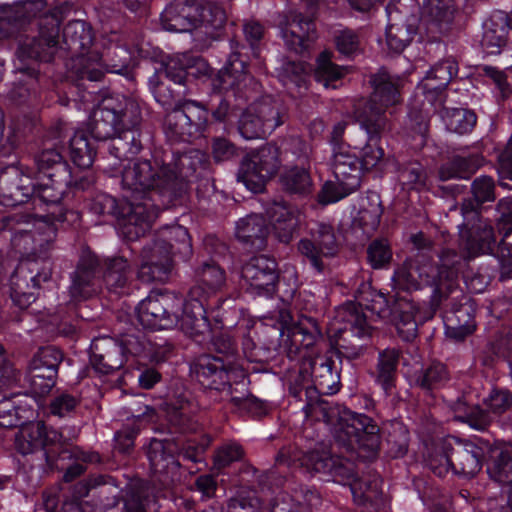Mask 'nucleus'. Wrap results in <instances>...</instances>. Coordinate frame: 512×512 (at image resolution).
<instances>
[{
    "mask_svg": "<svg viewBox=\"0 0 512 512\" xmlns=\"http://www.w3.org/2000/svg\"><path fill=\"white\" fill-rule=\"evenodd\" d=\"M140 119L141 107L135 99L111 94L102 97L91 113L88 129L76 130L67 147L60 140V128L46 129L36 115L15 122L13 132L19 144L38 151L44 171L56 174V166L63 164L68 175L62 194L64 198H76L92 194L96 183L92 165L98 153H108L119 161L151 154V133L134 127Z\"/></svg>",
    "mask_w": 512,
    "mask_h": 512,
    "instance_id": "obj_1",
    "label": "nucleus"
},
{
    "mask_svg": "<svg viewBox=\"0 0 512 512\" xmlns=\"http://www.w3.org/2000/svg\"><path fill=\"white\" fill-rule=\"evenodd\" d=\"M203 155L192 151L175 158L171 151H156L141 155L125 166L121 174L123 199L99 192L89 200L88 208L96 215L115 217L119 234L125 241L122 255H132L138 248L135 242L150 231L161 211L182 203L187 183L192 178L187 170L201 163Z\"/></svg>",
    "mask_w": 512,
    "mask_h": 512,
    "instance_id": "obj_2",
    "label": "nucleus"
},
{
    "mask_svg": "<svg viewBox=\"0 0 512 512\" xmlns=\"http://www.w3.org/2000/svg\"><path fill=\"white\" fill-rule=\"evenodd\" d=\"M132 255H120L102 260L89 247L81 250L71 273L69 293L75 303L91 299L105 287L117 295H128L133 276L143 283L165 281L173 269L174 257L183 261L192 255L188 229L178 224L165 225L145 244L140 240Z\"/></svg>",
    "mask_w": 512,
    "mask_h": 512,
    "instance_id": "obj_3",
    "label": "nucleus"
},
{
    "mask_svg": "<svg viewBox=\"0 0 512 512\" xmlns=\"http://www.w3.org/2000/svg\"><path fill=\"white\" fill-rule=\"evenodd\" d=\"M205 64L183 66L180 60L170 61L165 68L166 76L171 79L174 84L183 88L182 93L192 90V86H201L206 92L207 99L202 101L187 100L181 107L174 109L168 113L164 121V133L167 139V146L157 147L154 143V135L150 128L142 125V118L134 125L137 129L148 130L152 135L151 154L156 151H171L175 158L187 155L192 151L200 152L203 155L201 163L192 169H186L188 178L191 182L187 183L184 197L191 191L195 190L198 197H206L214 193L216 187L214 184L212 164L209 155L199 149L188 148L184 151L174 149L173 144L191 143L195 139L205 133L216 131V123H223L228 119L235 118V107L238 105L231 104V97L234 96L231 90L224 87L214 86L206 79L211 78L203 71Z\"/></svg>",
    "mask_w": 512,
    "mask_h": 512,
    "instance_id": "obj_4",
    "label": "nucleus"
},
{
    "mask_svg": "<svg viewBox=\"0 0 512 512\" xmlns=\"http://www.w3.org/2000/svg\"><path fill=\"white\" fill-rule=\"evenodd\" d=\"M61 19L56 15H47L38 22V34L25 36L16 50L18 63L16 72L21 74L12 89L10 98L18 105L26 104L35 96L41 77H51L49 71L42 70L51 66L53 73L66 70L71 73L77 89L86 90L85 80H98L102 75L97 63L91 61L95 41V32L90 23L84 20H71L62 29Z\"/></svg>",
    "mask_w": 512,
    "mask_h": 512,
    "instance_id": "obj_5",
    "label": "nucleus"
},
{
    "mask_svg": "<svg viewBox=\"0 0 512 512\" xmlns=\"http://www.w3.org/2000/svg\"><path fill=\"white\" fill-rule=\"evenodd\" d=\"M458 275L455 264L399 267L391 278L395 293L377 292L370 309L380 318L388 319L403 341L412 342L417 337L418 325L431 320L453 292Z\"/></svg>",
    "mask_w": 512,
    "mask_h": 512,
    "instance_id": "obj_6",
    "label": "nucleus"
},
{
    "mask_svg": "<svg viewBox=\"0 0 512 512\" xmlns=\"http://www.w3.org/2000/svg\"><path fill=\"white\" fill-rule=\"evenodd\" d=\"M297 469L311 475L319 474L324 481L332 480L349 486L354 501L359 505L376 509L382 501L381 489L376 484L362 480L352 460L326 450L292 455L291 448H281L275 457L274 467L262 476L260 484L273 494L291 493V501L301 511L318 509L322 503L319 492L314 487L296 484L294 472Z\"/></svg>",
    "mask_w": 512,
    "mask_h": 512,
    "instance_id": "obj_7",
    "label": "nucleus"
},
{
    "mask_svg": "<svg viewBox=\"0 0 512 512\" xmlns=\"http://www.w3.org/2000/svg\"><path fill=\"white\" fill-rule=\"evenodd\" d=\"M244 40H230L231 53L224 66L215 71L214 77L207 78L214 86L231 90L241 102L252 96L258 81L252 72L266 70L263 52L266 49L265 27L258 21H246L242 27Z\"/></svg>",
    "mask_w": 512,
    "mask_h": 512,
    "instance_id": "obj_8",
    "label": "nucleus"
},
{
    "mask_svg": "<svg viewBox=\"0 0 512 512\" xmlns=\"http://www.w3.org/2000/svg\"><path fill=\"white\" fill-rule=\"evenodd\" d=\"M213 345L215 354H202L190 363L191 379L204 390L227 395L240 391L239 387L245 390L250 381L235 340L221 335Z\"/></svg>",
    "mask_w": 512,
    "mask_h": 512,
    "instance_id": "obj_9",
    "label": "nucleus"
},
{
    "mask_svg": "<svg viewBox=\"0 0 512 512\" xmlns=\"http://www.w3.org/2000/svg\"><path fill=\"white\" fill-rule=\"evenodd\" d=\"M496 199L495 181L488 175L476 177L470 187V195L461 203L463 223L459 226V251L465 260H472L489 252L495 243V231L482 217L483 206Z\"/></svg>",
    "mask_w": 512,
    "mask_h": 512,
    "instance_id": "obj_10",
    "label": "nucleus"
},
{
    "mask_svg": "<svg viewBox=\"0 0 512 512\" xmlns=\"http://www.w3.org/2000/svg\"><path fill=\"white\" fill-rule=\"evenodd\" d=\"M23 434L25 441L18 442V452L27 455L41 451L50 468L65 470L66 482L85 472L89 456L75 447H67L59 430L40 420L27 426Z\"/></svg>",
    "mask_w": 512,
    "mask_h": 512,
    "instance_id": "obj_11",
    "label": "nucleus"
},
{
    "mask_svg": "<svg viewBox=\"0 0 512 512\" xmlns=\"http://www.w3.org/2000/svg\"><path fill=\"white\" fill-rule=\"evenodd\" d=\"M160 24L165 31L175 33L202 29L213 40L227 34L224 7L209 0H172L161 12Z\"/></svg>",
    "mask_w": 512,
    "mask_h": 512,
    "instance_id": "obj_12",
    "label": "nucleus"
},
{
    "mask_svg": "<svg viewBox=\"0 0 512 512\" xmlns=\"http://www.w3.org/2000/svg\"><path fill=\"white\" fill-rule=\"evenodd\" d=\"M213 442L207 433L187 435L181 444L171 440L152 438L146 447V456L154 475L162 481L173 480L179 468L192 463L196 470L207 467L206 453Z\"/></svg>",
    "mask_w": 512,
    "mask_h": 512,
    "instance_id": "obj_13",
    "label": "nucleus"
},
{
    "mask_svg": "<svg viewBox=\"0 0 512 512\" xmlns=\"http://www.w3.org/2000/svg\"><path fill=\"white\" fill-rule=\"evenodd\" d=\"M317 340L315 332L309 331L301 326L295 327L288 333L283 344L278 347H266L251 343L249 348L244 343L243 353L246 361L253 364L250 368L255 373L281 374L293 371L298 360H304L308 350L311 349Z\"/></svg>",
    "mask_w": 512,
    "mask_h": 512,
    "instance_id": "obj_14",
    "label": "nucleus"
},
{
    "mask_svg": "<svg viewBox=\"0 0 512 512\" xmlns=\"http://www.w3.org/2000/svg\"><path fill=\"white\" fill-rule=\"evenodd\" d=\"M75 224L50 220L45 215L14 213L0 220V235L9 234L11 249L21 258L36 256L52 244L58 227L66 229ZM7 238V235H3Z\"/></svg>",
    "mask_w": 512,
    "mask_h": 512,
    "instance_id": "obj_15",
    "label": "nucleus"
},
{
    "mask_svg": "<svg viewBox=\"0 0 512 512\" xmlns=\"http://www.w3.org/2000/svg\"><path fill=\"white\" fill-rule=\"evenodd\" d=\"M266 219L259 214H251L236 223L235 236L249 249H263L267 245L270 229L275 237L289 244L297 233L300 220L295 209L285 203L274 202L266 210Z\"/></svg>",
    "mask_w": 512,
    "mask_h": 512,
    "instance_id": "obj_16",
    "label": "nucleus"
},
{
    "mask_svg": "<svg viewBox=\"0 0 512 512\" xmlns=\"http://www.w3.org/2000/svg\"><path fill=\"white\" fill-rule=\"evenodd\" d=\"M330 432L339 448L363 461L375 460L382 443L381 429L370 416L343 408L335 422H331Z\"/></svg>",
    "mask_w": 512,
    "mask_h": 512,
    "instance_id": "obj_17",
    "label": "nucleus"
},
{
    "mask_svg": "<svg viewBox=\"0 0 512 512\" xmlns=\"http://www.w3.org/2000/svg\"><path fill=\"white\" fill-rule=\"evenodd\" d=\"M485 450L475 442L450 436L438 443L425 459L426 467L437 477L449 472L465 478L474 477L483 467Z\"/></svg>",
    "mask_w": 512,
    "mask_h": 512,
    "instance_id": "obj_18",
    "label": "nucleus"
},
{
    "mask_svg": "<svg viewBox=\"0 0 512 512\" xmlns=\"http://www.w3.org/2000/svg\"><path fill=\"white\" fill-rule=\"evenodd\" d=\"M144 350L145 342L139 334L125 332L117 337L102 336L92 340L89 361L96 372L109 375Z\"/></svg>",
    "mask_w": 512,
    "mask_h": 512,
    "instance_id": "obj_19",
    "label": "nucleus"
},
{
    "mask_svg": "<svg viewBox=\"0 0 512 512\" xmlns=\"http://www.w3.org/2000/svg\"><path fill=\"white\" fill-rule=\"evenodd\" d=\"M332 171L336 182L326 181L317 195V201L322 205L336 203L356 192L367 172L358 159L357 147L333 154Z\"/></svg>",
    "mask_w": 512,
    "mask_h": 512,
    "instance_id": "obj_20",
    "label": "nucleus"
},
{
    "mask_svg": "<svg viewBox=\"0 0 512 512\" xmlns=\"http://www.w3.org/2000/svg\"><path fill=\"white\" fill-rule=\"evenodd\" d=\"M280 166L278 146L267 143L242 157L237 181L251 193H261L265 190L267 183L278 174Z\"/></svg>",
    "mask_w": 512,
    "mask_h": 512,
    "instance_id": "obj_21",
    "label": "nucleus"
},
{
    "mask_svg": "<svg viewBox=\"0 0 512 512\" xmlns=\"http://www.w3.org/2000/svg\"><path fill=\"white\" fill-rule=\"evenodd\" d=\"M136 52L140 59L150 60L152 62H160V68L156 69L155 72L148 78V88L155 101L165 109L171 108L176 98L175 90L171 88L167 81L172 83L174 82L169 79L165 73L166 65L170 61L178 59L180 60L181 64H183V66L200 65V62H203L206 66L203 73L210 77H214L215 74V70L212 69L201 57H190L187 54H182L164 59L162 50L144 45L139 46ZM180 93V91L177 92V94Z\"/></svg>",
    "mask_w": 512,
    "mask_h": 512,
    "instance_id": "obj_22",
    "label": "nucleus"
},
{
    "mask_svg": "<svg viewBox=\"0 0 512 512\" xmlns=\"http://www.w3.org/2000/svg\"><path fill=\"white\" fill-rule=\"evenodd\" d=\"M181 301L174 291H153L135 307L134 313L143 329L166 330L177 326Z\"/></svg>",
    "mask_w": 512,
    "mask_h": 512,
    "instance_id": "obj_23",
    "label": "nucleus"
},
{
    "mask_svg": "<svg viewBox=\"0 0 512 512\" xmlns=\"http://www.w3.org/2000/svg\"><path fill=\"white\" fill-rule=\"evenodd\" d=\"M203 290L190 288L187 297L178 293L181 301L177 325L191 339L197 343L205 342L210 338L213 329L210 309L206 299L203 298Z\"/></svg>",
    "mask_w": 512,
    "mask_h": 512,
    "instance_id": "obj_24",
    "label": "nucleus"
},
{
    "mask_svg": "<svg viewBox=\"0 0 512 512\" xmlns=\"http://www.w3.org/2000/svg\"><path fill=\"white\" fill-rule=\"evenodd\" d=\"M281 277L275 257L261 254L251 257L241 268V279L246 292L255 297L273 298Z\"/></svg>",
    "mask_w": 512,
    "mask_h": 512,
    "instance_id": "obj_25",
    "label": "nucleus"
},
{
    "mask_svg": "<svg viewBox=\"0 0 512 512\" xmlns=\"http://www.w3.org/2000/svg\"><path fill=\"white\" fill-rule=\"evenodd\" d=\"M205 251L210 255L208 261H204L195 274L197 283L192 288L203 290V298L206 300L224 291L226 286V272L219 261L228 255V246L214 235H207L203 240Z\"/></svg>",
    "mask_w": 512,
    "mask_h": 512,
    "instance_id": "obj_26",
    "label": "nucleus"
},
{
    "mask_svg": "<svg viewBox=\"0 0 512 512\" xmlns=\"http://www.w3.org/2000/svg\"><path fill=\"white\" fill-rule=\"evenodd\" d=\"M91 61L97 63V68L101 71L102 75L98 80H85L88 89H77L81 101L89 100L86 97V93L96 95L102 90L104 84H100L104 82L105 73L121 75L129 82L134 80L132 54L123 46H110L103 54L96 50L92 55Z\"/></svg>",
    "mask_w": 512,
    "mask_h": 512,
    "instance_id": "obj_27",
    "label": "nucleus"
},
{
    "mask_svg": "<svg viewBox=\"0 0 512 512\" xmlns=\"http://www.w3.org/2000/svg\"><path fill=\"white\" fill-rule=\"evenodd\" d=\"M166 403L171 409L169 415L171 434L199 435L201 424L196 414L198 405L189 389L182 385L170 390L167 393Z\"/></svg>",
    "mask_w": 512,
    "mask_h": 512,
    "instance_id": "obj_28",
    "label": "nucleus"
},
{
    "mask_svg": "<svg viewBox=\"0 0 512 512\" xmlns=\"http://www.w3.org/2000/svg\"><path fill=\"white\" fill-rule=\"evenodd\" d=\"M106 485L118 486L116 479L109 474H91L84 483L75 487L72 499L64 501L60 512H102L101 501L86 498L94 497L96 489ZM44 506L43 512H57V504L53 500L46 499Z\"/></svg>",
    "mask_w": 512,
    "mask_h": 512,
    "instance_id": "obj_29",
    "label": "nucleus"
},
{
    "mask_svg": "<svg viewBox=\"0 0 512 512\" xmlns=\"http://www.w3.org/2000/svg\"><path fill=\"white\" fill-rule=\"evenodd\" d=\"M311 238H302L297 249L304 262L310 264L317 273L324 271L323 257L334 256L338 250L334 228L330 224L316 223L311 228Z\"/></svg>",
    "mask_w": 512,
    "mask_h": 512,
    "instance_id": "obj_30",
    "label": "nucleus"
},
{
    "mask_svg": "<svg viewBox=\"0 0 512 512\" xmlns=\"http://www.w3.org/2000/svg\"><path fill=\"white\" fill-rule=\"evenodd\" d=\"M297 144L299 150L297 163L283 166L279 174V184L286 194L296 198H307L314 189L311 164L306 143L299 140Z\"/></svg>",
    "mask_w": 512,
    "mask_h": 512,
    "instance_id": "obj_31",
    "label": "nucleus"
},
{
    "mask_svg": "<svg viewBox=\"0 0 512 512\" xmlns=\"http://www.w3.org/2000/svg\"><path fill=\"white\" fill-rule=\"evenodd\" d=\"M369 83L372 87L370 103L378 117L388 108L394 107L403 101L402 90L405 84L403 76L381 67L370 76Z\"/></svg>",
    "mask_w": 512,
    "mask_h": 512,
    "instance_id": "obj_32",
    "label": "nucleus"
},
{
    "mask_svg": "<svg viewBox=\"0 0 512 512\" xmlns=\"http://www.w3.org/2000/svg\"><path fill=\"white\" fill-rule=\"evenodd\" d=\"M457 74V60L453 56L446 57L430 67L417 90L431 106H440L445 102L449 83Z\"/></svg>",
    "mask_w": 512,
    "mask_h": 512,
    "instance_id": "obj_33",
    "label": "nucleus"
},
{
    "mask_svg": "<svg viewBox=\"0 0 512 512\" xmlns=\"http://www.w3.org/2000/svg\"><path fill=\"white\" fill-rule=\"evenodd\" d=\"M280 33L287 49L303 54L316 41L317 29L314 18L302 13H289L280 24Z\"/></svg>",
    "mask_w": 512,
    "mask_h": 512,
    "instance_id": "obj_34",
    "label": "nucleus"
},
{
    "mask_svg": "<svg viewBox=\"0 0 512 512\" xmlns=\"http://www.w3.org/2000/svg\"><path fill=\"white\" fill-rule=\"evenodd\" d=\"M401 352L395 348H386L378 353L375 366L369 376L384 399L395 400L398 396V368Z\"/></svg>",
    "mask_w": 512,
    "mask_h": 512,
    "instance_id": "obj_35",
    "label": "nucleus"
},
{
    "mask_svg": "<svg viewBox=\"0 0 512 512\" xmlns=\"http://www.w3.org/2000/svg\"><path fill=\"white\" fill-rule=\"evenodd\" d=\"M459 12L456 0H422L418 19L428 31L444 34L452 29Z\"/></svg>",
    "mask_w": 512,
    "mask_h": 512,
    "instance_id": "obj_36",
    "label": "nucleus"
},
{
    "mask_svg": "<svg viewBox=\"0 0 512 512\" xmlns=\"http://www.w3.org/2000/svg\"><path fill=\"white\" fill-rule=\"evenodd\" d=\"M313 389L319 395H333L341 388V366L330 353L306 363Z\"/></svg>",
    "mask_w": 512,
    "mask_h": 512,
    "instance_id": "obj_37",
    "label": "nucleus"
},
{
    "mask_svg": "<svg viewBox=\"0 0 512 512\" xmlns=\"http://www.w3.org/2000/svg\"><path fill=\"white\" fill-rule=\"evenodd\" d=\"M260 83L258 87L253 91L251 97L243 100H236L234 96L231 97V104H238L235 107L236 115L235 118L228 119L223 123H216V126L221 125L226 128L228 124H233L237 121L238 131L240 135L246 140L266 138L270 134L266 133V128L262 125L261 119L256 115L255 111L250 108H245L248 102L254 101L259 94Z\"/></svg>",
    "mask_w": 512,
    "mask_h": 512,
    "instance_id": "obj_38",
    "label": "nucleus"
},
{
    "mask_svg": "<svg viewBox=\"0 0 512 512\" xmlns=\"http://www.w3.org/2000/svg\"><path fill=\"white\" fill-rule=\"evenodd\" d=\"M360 126L365 131L366 143L361 149L357 148V154L364 169L369 172L376 168L385 156L381 144L382 126L378 117L364 118L360 121Z\"/></svg>",
    "mask_w": 512,
    "mask_h": 512,
    "instance_id": "obj_39",
    "label": "nucleus"
},
{
    "mask_svg": "<svg viewBox=\"0 0 512 512\" xmlns=\"http://www.w3.org/2000/svg\"><path fill=\"white\" fill-rule=\"evenodd\" d=\"M20 397L19 394H12L0 400V427L6 429L22 427L21 437L16 438L17 448L18 442L25 441L24 429L37 422L29 420L33 416L34 410L31 406L22 404Z\"/></svg>",
    "mask_w": 512,
    "mask_h": 512,
    "instance_id": "obj_40",
    "label": "nucleus"
},
{
    "mask_svg": "<svg viewBox=\"0 0 512 512\" xmlns=\"http://www.w3.org/2000/svg\"><path fill=\"white\" fill-rule=\"evenodd\" d=\"M391 22L386 28V43L388 49L393 53H401L414 37L419 33L420 23L416 15L405 16L404 21L396 22V16L393 17L392 7L389 4L386 8Z\"/></svg>",
    "mask_w": 512,
    "mask_h": 512,
    "instance_id": "obj_41",
    "label": "nucleus"
},
{
    "mask_svg": "<svg viewBox=\"0 0 512 512\" xmlns=\"http://www.w3.org/2000/svg\"><path fill=\"white\" fill-rule=\"evenodd\" d=\"M509 28L507 12L497 10L483 23L481 46L487 55H498L506 46Z\"/></svg>",
    "mask_w": 512,
    "mask_h": 512,
    "instance_id": "obj_42",
    "label": "nucleus"
},
{
    "mask_svg": "<svg viewBox=\"0 0 512 512\" xmlns=\"http://www.w3.org/2000/svg\"><path fill=\"white\" fill-rule=\"evenodd\" d=\"M475 307L470 301L455 306L443 317L445 334L448 338L462 341L476 329Z\"/></svg>",
    "mask_w": 512,
    "mask_h": 512,
    "instance_id": "obj_43",
    "label": "nucleus"
},
{
    "mask_svg": "<svg viewBox=\"0 0 512 512\" xmlns=\"http://www.w3.org/2000/svg\"><path fill=\"white\" fill-rule=\"evenodd\" d=\"M450 380L448 367L439 361H432L413 374L414 386L429 396H435L438 391L446 388Z\"/></svg>",
    "mask_w": 512,
    "mask_h": 512,
    "instance_id": "obj_44",
    "label": "nucleus"
},
{
    "mask_svg": "<svg viewBox=\"0 0 512 512\" xmlns=\"http://www.w3.org/2000/svg\"><path fill=\"white\" fill-rule=\"evenodd\" d=\"M395 172L402 191L419 193L428 189L429 176L421 161L417 159L397 161Z\"/></svg>",
    "mask_w": 512,
    "mask_h": 512,
    "instance_id": "obj_45",
    "label": "nucleus"
},
{
    "mask_svg": "<svg viewBox=\"0 0 512 512\" xmlns=\"http://www.w3.org/2000/svg\"><path fill=\"white\" fill-rule=\"evenodd\" d=\"M338 316L342 319V325L337 329L340 340L346 341L349 337L364 339L371 336V326L366 314L354 303L346 304Z\"/></svg>",
    "mask_w": 512,
    "mask_h": 512,
    "instance_id": "obj_46",
    "label": "nucleus"
},
{
    "mask_svg": "<svg viewBox=\"0 0 512 512\" xmlns=\"http://www.w3.org/2000/svg\"><path fill=\"white\" fill-rule=\"evenodd\" d=\"M486 466L489 477L506 487V494L512 487V444L491 448Z\"/></svg>",
    "mask_w": 512,
    "mask_h": 512,
    "instance_id": "obj_47",
    "label": "nucleus"
},
{
    "mask_svg": "<svg viewBox=\"0 0 512 512\" xmlns=\"http://www.w3.org/2000/svg\"><path fill=\"white\" fill-rule=\"evenodd\" d=\"M348 71V66H341L333 61L331 51L324 50L316 57L313 76L315 81L326 89H336L342 85Z\"/></svg>",
    "mask_w": 512,
    "mask_h": 512,
    "instance_id": "obj_48",
    "label": "nucleus"
},
{
    "mask_svg": "<svg viewBox=\"0 0 512 512\" xmlns=\"http://www.w3.org/2000/svg\"><path fill=\"white\" fill-rule=\"evenodd\" d=\"M484 162L485 158L478 153H471L466 156L456 155L450 161L441 165L439 178L441 181L469 179L483 166Z\"/></svg>",
    "mask_w": 512,
    "mask_h": 512,
    "instance_id": "obj_49",
    "label": "nucleus"
},
{
    "mask_svg": "<svg viewBox=\"0 0 512 512\" xmlns=\"http://www.w3.org/2000/svg\"><path fill=\"white\" fill-rule=\"evenodd\" d=\"M454 419L469 425L474 430L484 431L491 423V416L479 405L469 404L463 397L451 405Z\"/></svg>",
    "mask_w": 512,
    "mask_h": 512,
    "instance_id": "obj_50",
    "label": "nucleus"
},
{
    "mask_svg": "<svg viewBox=\"0 0 512 512\" xmlns=\"http://www.w3.org/2000/svg\"><path fill=\"white\" fill-rule=\"evenodd\" d=\"M31 19L32 16L24 5L0 7V40L11 38L19 31L25 30Z\"/></svg>",
    "mask_w": 512,
    "mask_h": 512,
    "instance_id": "obj_51",
    "label": "nucleus"
},
{
    "mask_svg": "<svg viewBox=\"0 0 512 512\" xmlns=\"http://www.w3.org/2000/svg\"><path fill=\"white\" fill-rule=\"evenodd\" d=\"M277 77L282 85L289 91L301 92L308 89L310 74L308 66L303 61L287 60L277 69Z\"/></svg>",
    "mask_w": 512,
    "mask_h": 512,
    "instance_id": "obj_52",
    "label": "nucleus"
},
{
    "mask_svg": "<svg viewBox=\"0 0 512 512\" xmlns=\"http://www.w3.org/2000/svg\"><path fill=\"white\" fill-rule=\"evenodd\" d=\"M386 454L392 459L403 458L409 447V431L400 421H391L386 426Z\"/></svg>",
    "mask_w": 512,
    "mask_h": 512,
    "instance_id": "obj_53",
    "label": "nucleus"
},
{
    "mask_svg": "<svg viewBox=\"0 0 512 512\" xmlns=\"http://www.w3.org/2000/svg\"><path fill=\"white\" fill-rule=\"evenodd\" d=\"M245 450L237 441L230 440L218 446L212 457V468L217 473H225L235 463L243 461Z\"/></svg>",
    "mask_w": 512,
    "mask_h": 512,
    "instance_id": "obj_54",
    "label": "nucleus"
},
{
    "mask_svg": "<svg viewBox=\"0 0 512 512\" xmlns=\"http://www.w3.org/2000/svg\"><path fill=\"white\" fill-rule=\"evenodd\" d=\"M333 42L339 55L347 60H354L363 54V47L359 33L351 28L345 27L336 30Z\"/></svg>",
    "mask_w": 512,
    "mask_h": 512,
    "instance_id": "obj_55",
    "label": "nucleus"
},
{
    "mask_svg": "<svg viewBox=\"0 0 512 512\" xmlns=\"http://www.w3.org/2000/svg\"><path fill=\"white\" fill-rule=\"evenodd\" d=\"M297 365L293 370H297L295 377L290 380L288 385L289 396L296 401H306L309 404L316 393L313 389V384L309 377V369L306 367V362L298 360Z\"/></svg>",
    "mask_w": 512,
    "mask_h": 512,
    "instance_id": "obj_56",
    "label": "nucleus"
},
{
    "mask_svg": "<svg viewBox=\"0 0 512 512\" xmlns=\"http://www.w3.org/2000/svg\"><path fill=\"white\" fill-rule=\"evenodd\" d=\"M81 403L82 398L79 394L67 390H57L49 402L48 411L50 415L58 418H73Z\"/></svg>",
    "mask_w": 512,
    "mask_h": 512,
    "instance_id": "obj_57",
    "label": "nucleus"
},
{
    "mask_svg": "<svg viewBox=\"0 0 512 512\" xmlns=\"http://www.w3.org/2000/svg\"><path fill=\"white\" fill-rule=\"evenodd\" d=\"M429 122V111L424 108H419L414 104L409 107L405 128L415 140H418L417 146L419 147H423L427 144Z\"/></svg>",
    "mask_w": 512,
    "mask_h": 512,
    "instance_id": "obj_58",
    "label": "nucleus"
},
{
    "mask_svg": "<svg viewBox=\"0 0 512 512\" xmlns=\"http://www.w3.org/2000/svg\"><path fill=\"white\" fill-rule=\"evenodd\" d=\"M241 389V387H239ZM248 392V385L245 390L233 393L230 398L231 404L241 412L246 413L253 419H262L270 412L268 402L263 401L252 394L245 395Z\"/></svg>",
    "mask_w": 512,
    "mask_h": 512,
    "instance_id": "obj_59",
    "label": "nucleus"
},
{
    "mask_svg": "<svg viewBox=\"0 0 512 512\" xmlns=\"http://www.w3.org/2000/svg\"><path fill=\"white\" fill-rule=\"evenodd\" d=\"M447 129L459 135L469 134L477 124L476 113L468 108H450L444 117Z\"/></svg>",
    "mask_w": 512,
    "mask_h": 512,
    "instance_id": "obj_60",
    "label": "nucleus"
},
{
    "mask_svg": "<svg viewBox=\"0 0 512 512\" xmlns=\"http://www.w3.org/2000/svg\"><path fill=\"white\" fill-rule=\"evenodd\" d=\"M393 261V252L387 239L372 240L366 250V262L373 270H387Z\"/></svg>",
    "mask_w": 512,
    "mask_h": 512,
    "instance_id": "obj_61",
    "label": "nucleus"
},
{
    "mask_svg": "<svg viewBox=\"0 0 512 512\" xmlns=\"http://www.w3.org/2000/svg\"><path fill=\"white\" fill-rule=\"evenodd\" d=\"M58 375L48 373V368L30 363L26 376L30 392L36 397H44L55 387Z\"/></svg>",
    "mask_w": 512,
    "mask_h": 512,
    "instance_id": "obj_62",
    "label": "nucleus"
},
{
    "mask_svg": "<svg viewBox=\"0 0 512 512\" xmlns=\"http://www.w3.org/2000/svg\"><path fill=\"white\" fill-rule=\"evenodd\" d=\"M475 76L485 84H493L503 100L512 95V85L508 82L506 73L498 67L485 64L478 65L475 68Z\"/></svg>",
    "mask_w": 512,
    "mask_h": 512,
    "instance_id": "obj_63",
    "label": "nucleus"
},
{
    "mask_svg": "<svg viewBox=\"0 0 512 512\" xmlns=\"http://www.w3.org/2000/svg\"><path fill=\"white\" fill-rule=\"evenodd\" d=\"M368 202L369 207L362 206L355 221L364 232H374L380 225L384 210L378 194L369 196Z\"/></svg>",
    "mask_w": 512,
    "mask_h": 512,
    "instance_id": "obj_64",
    "label": "nucleus"
}]
</instances>
